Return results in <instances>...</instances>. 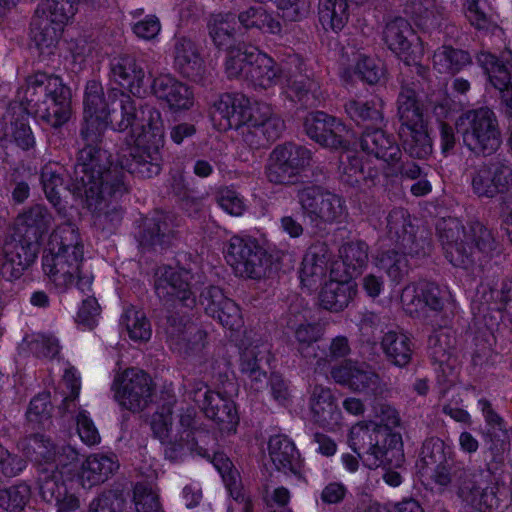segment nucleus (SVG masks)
<instances>
[{"mask_svg": "<svg viewBox=\"0 0 512 512\" xmlns=\"http://www.w3.org/2000/svg\"><path fill=\"white\" fill-rule=\"evenodd\" d=\"M83 105L81 135L86 146L79 152L73 190L78 197L85 198L89 209L98 213L99 224L108 218L119 222V212L115 211L110 217L104 209L110 204L108 198L121 194L124 185L118 178L109 182L112 179L109 156L94 144L107 127L116 131L130 128L128 147L119 155L118 164L141 177L155 176L161 170L159 150L164 140L161 114L152 107L137 111L128 94L117 88L104 92L102 85L94 80L86 85Z\"/></svg>", "mask_w": 512, "mask_h": 512, "instance_id": "f257e3e1", "label": "nucleus"}, {"mask_svg": "<svg viewBox=\"0 0 512 512\" xmlns=\"http://www.w3.org/2000/svg\"><path fill=\"white\" fill-rule=\"evenodd\" d=\"M397 411L388 404L378 403L367 421L353 425L349 433V445L354 452L365 454L364 463L371 469L385 468L384 482L391 487L401 485L399 468L404 462L403 442L399 433L393 431L399 425Z\"/></svg>", "mask_w": 512, "mask_h": 512, "instance_id": "f03ea898", "label": "nucleus"}, {"mask_svg": "<svg viewBox=\"0 0 512 512\" xmlns=\"http://www.w3.org/2000/svg\"><path fill=\"white\" fill-rule=\"evenodd\" d=\"M83 255V244L74 225L65 223L52 232L42 258V268L59 292L74 285L83 293L90 290L92 276L81 272Z\"/></svg>", "mask_w": 512, "mask_h": 512, "instance_id": "7ed1b4c3", "label": "nucleus"}, {"mask_svg": "<svg viewBox=\"0 0 512 512\" xmlns=\"http://www.w3.org/2000/svg\"><path fill=\"white\" fill-rule=\"evenodd\" d=\"M52 223V216L41 205L20 213L14 222L13 234L3 246L2 276L14 281L35 261L39 243Z\"/></svg>", "mask_w": 512, "mask_h": 512, "instance_id": "20e7f679", "label": "nucleus"}, {"mask_svg": "<svg viewBox=\"0 0 512 512\" xmlns=\"http://www.w3.org/2000/svg\"><path fill=\"white\" fill-rule=\"evenodd\" d=\"M16 97L26 111L52 127H59L70 118V91L58 76L35 73L26 78Z\"/></svg>", "mask_w": 512, "mask_h": 512, "instance_id": "39448f33", "label": "nucleus"}, {"mask_svg": "<svg viewBox=\"0 0 512 512\" xmlns=\"http://www.w3.org/2000/svg\"><path fill=\"white\" fill-rule=\"evenodd\" d=\"M438 230L446 259L458 268H470L494 248L491 232L480 223L466 230L458 220L447 219L438 224Z\"/></svg>", "mask_w": 512, "mask_h": 512, "instance_id": "423d86ee", "label": "nucleus"}, {"mask_svg": "<svg viewBox=\"0 0 512 512\" xmlns=\"http://www.w3.org/2000/svg\"><path fill=\"white\" fill-rule=\"evenodd\" d=\"M251 67L247 70V79L256 87L267 89L276 84L285 88V93L293 101L305 106H315L319 102V86L306 75H286L275 61L256 47L246 52Z\"/></svg>", "mask_w": 512, "mask_h": 512, "instance_id": "0eeeda50", "label": "nucleus"}, {"mask_svg": "<svg viewBox=\"0 0 512 512\" xmlns=\"http://www.w3.org/2000/svg\"><path fill=\"white\" fill-rule=\"evenodd\" d=\"M387 227L402 254L396 250L384 251L376 257L375 265L385 271L392 281L398 282L409 271V262L405 255L424 256L429 250V243L426 239L416 238L414 227L403 210H395L389 214Z\"/></svg>", "mask_w": 512, "mask_h": 512, "instance_id": "6e6552de", "label": "nucleus"}, {"mask_svg": "<svg viewBox=\"0 0 512 512\" xmlns=\"http://www.w3.org/2000/svg\"><path fill=\"white\" fill-rule=\"evenodd\" d=\"M360 147L359 152L347 149L341 155L343 180L352 186L374 176L363 162L364 155L374 156L388 164L397 163L401 158V150L395 139L381 129L366 130L360 140Z\"/></svg>", "mask_w": 512, "mask_h": 512, "instance_id": "1a4fd4ad", "label": "nucleus"}, {"mask_svg": "<svg viewBox=\"0 0 512 512\" xmlns=\"http://www.w3.org/2000/svg\"><path fill=\"white\" fill-rule=\"evenodd\" d=\"M194 418L195 411L192 408L175 415L169 406L159 408L151 416V430L164 446L167 458L177 460L186 450L192 449Z\"/></svg>", "mask_w": 512, "mask_h": 512, "instance_id": "9d476101", "label": "nucleus"}, {"mask_svg": "<svg viewBox=\"0 0 512 512\" xmlns=\"http://www.w3.org/2000/svg\"><path fill=\"white\" fill-rule=\"evenodd\" d=\"M464 145L474 153L489 155L501 145V129L496 114L487 107L470 109L455 122Z\"/></svg>", "mask_w": 512, "mask_h": 512, "instance_id": "9b49d317", "label": "nucleus"}, {"mask_svg": "<svg viewBox=\"0 0 512 512\" xmlns=\"http://www.w3.org/2000/svg\"><path fill=\"white\" fill-rule=\"evenodd\" d=\"M225 259L237 275L251 279L262 277L267 267L264 250L250 236H232L225 249Z\"/></svg>", "mask_w": 512, "mask_h": 512, "instance_id": "f8f14e48", "label": "nucleus"}, {"mask_svg": "<svg viewBox=\"0 0 512 512\" xmlns=\"http://www.w3.org/2000/svg\"><path fill=\"white\" fill-rule=\"evenodd\" d=\"M113 397L124 409L136 412L144 409L152 399L153 383L142 370L127 369L114 378Z\"/></svg>", "mask_w": 512, "mask_h": 512, "instance_id": "ddd939ff", "label": "nucleus"}, {"mask_svg": "<svg viewBox=\"0 0 512 512\" xmlns=\"http://www.w3.org/2000/svg\"><path fill=\"white\" fill-rule=\"evenodd\" d=\"M310 161L311 153L304 147L294 144L276 147L269 159L267 178L276 184L295 183Z\"/></svg>", "mask_w": 512, "mask_h": 512, "instance_id": "4468645a", "label": "nucleus"}, {"mask_svg": "<svg viewBox=\"0 0 512 512\" xmlns=\"http://www.w3.org/2000/svg\"><path fill=\"white\" fill-rule=\"evenodd\" d=\"M300 202L306 216L317 227L340 223L346 217L345 201L331 192L308 189L302 193Z\"/></svg>", "mask_w": 512, "mask_h": 512, "instance_id": "2eb2a0df", "label": "nucleus"}, {"mask_svg": "<svg viewBox=\"0 0 512 512\" xmlns=\"http://www.w3.org/2000/svg\"><path fill=\"white\" fill-rule=\"evenodd\" d=\"M281 325L293 332L298 353L312 363L317 358L315 350L318 346L315 344L321 339L323 332L318 325L306 321L305 310L300 301L291 304L282 315Z\"/></svg>", "mask_w": 512, "mask_h": 512, "instance_id": "dca6fc26", "label": "nucleus"}, {"mask_svg": "<svg viewBox=\"0 0 512 512\" xmlns=\"http://www.w3.org/2000/svg\"><path fill=\"white\" fill-rule=\"evenodd\" d=\"M306 134L318 144L331 149H346L352 132L346 125L324 112L309 114L304 121Z\"/></svg>", "mask_w": 512, "mask_h": 512, "instance_id": "f3484780", "label": "nucleus"}, {"mask_svg": "<svg viewBox=\"0 0 512 512\" xmlns=\"http://www.w3.org/2000/svg\"><path fill=\"white\" fill-rule=\"evenodd\" d=\"M383 35L388 47L407 65L416 64L424 53L421 39L404 18L389 21Z\"/></svg>", "mask_w": 512, "mask_h": 512, "instance_id": "a211bd4d", "label": "nucleus"}, {"mask_svg": "<svg viewBox=\"0 0 512 512\" xmlns=\"http://www.w3.org/2000/svg\"><path fill=\"white\" fill-rule=\"evenodd\" d=\"M439 288L427 282L407 285L400 296L403 310L416 318L428 320L442 308Z\"/></svg>", "mask_w": 512, "mask_h": 512, "instance_id": "6ab92c4d", "label": "nucleus"}, {"mask_svg": "<svg viewBox=\"0 0 512 512\" xmlns=\"http://www.w3.org/2000/svg\"><path fill=\"white\" fill-rule=\"evenodd\" d=\"M478 61L492 85L501 92L505 114L512 118V85H509L512 72V52L506 50L500 58L489 52H482L478 56Z\"/></svg>", "mask_w": 512, "mask_h": 512, "instance_id": "aec40b11", "label": "nucleus"}, {"mask_svg": "<svg viewBox=\"0 0 512 512\" xmlns=\"http://www.w3.org/2000/svg\"><path fill=\"white\" fill-rule=\"evenodd\" d=\"M166 336L169 347L180 355L196 354L205 346L206 333L183 317L168 318Z\"/></svg>", "mask_w": 512, "mask_h": 512, "instance_id": "412c9836", "label": "nucleus"}, {"mask_svg": "<svg viewBox=\"0 0 512 512\" xmlns=\"http://www.w3.org/2000/svg\"><path fill=\"white\" fill-rule=\"evenodd\" d=\"M471 185L477 196L493 198L512 185V168L500 161L480 165L473 173Z\"/></svg>", "mask_w": 512, "mask_h": 512, "instance_id": "4be33fe9", "label": "nucleus"}, {"mask_svg": "<svg viewBox=\"0 0 512 512\" xmlns=\"http://www.w3.org/2000/svg\"><path fill=\"white\" fill-rule=\"evenodd\" d=\"M110 78L134 96L145 97L149 92L143 65L132 56L114 57L110 62Z\"/></svg>", "mask_w": 512, "mask_h": 512, "instance_id": "5701e85b", "label": "nucleus"}, {"mask_svg": "<svg viewBox=\"0 0 512 512\" xmlns=\"http://www.w3.org/2000/svg\"><path fill=\"white\" fill-rule=\"evenodd\" d=\"M155 291L160 299L171 300L176 298L186 307H192L195 299L190 289L191 275L180 268L165 267L157 272Z\"/></svg>", "mask_w": 512, "mask_h": 512, "instance_id": "b1692460", "label": "nucleus"}, {"mask_svg": "<svg viewBox=\"0 0 512 512\" xmlns=\"http://www.w3.org/2000/svg\"><path fill=\"white\" fill-rule=\"evenodd\" d=\"M356 292V283L347 274L340 273V265L334 263L320 293V302L325 309L338 312L348 306Z\"/></svg>", "mask_w": 512, "mask_h": 512, "instance_id": "393cba45", "label": "nucleus"}, {"mask_svg": "<svg viewBox=\"0 0 512 512\" xmlns=\"http://www.w3.org/2000/svg\"><path fill=\"white\" fill-rule=\"evenodd\" d=\"M200 304L210 316L227 329L237 330L242 324V315L238 305L231 299L225 297L218 287L206 288L200 296Z\"/></svg>", "mask_w": 512, "mask_h": 512, "instance_id": "a878e982", "label": "nucleus"}, {"mask_svg": "<svg viewBox=\"0 0 512 512\" xmlns=\"http://www.w3.org/2000/svg\"><path fill=\"white\" fill-rule=\"evenodd\" d=\"M31 115L26 111V107L21 102L15 100L9 104L5 115L3 116L4 124L0 127L2 136L14 142L23 150L33 147L35 139L31 128L28 124V117Z\"/></svg>", "mask_w": 512, "mask_h": 512, "instance_id": "bb28decb", "label": "nucleus"}, {"mask_svg": "<svg viewBox=\"0 0 512 512\" xmlns=\"http://www.w3.org/2000/svg\"><path fill=\"white\" fill-rule=\"evenodd\" d=\"M249 99L240 94H223L214 103L211 119L221 131L243 126V115Z\"/></svg>", "mask_w": 512, "mask_h": 512, "instance_id": "cd10ccee", "label": "nucleus"}, {"mask_svg": "<svg viewBox=\"0 0 512 512\" xmlns=\"http://www.w3.org/2000/svg\"><path fill=\"white\" fill-rule=\"evenodd\" d=\"M457 494L463 502L480 512H492L497 504L495 495L488 490L487 481L480 474H465Z\"/></svg>", "mask_w": 512, "mask_h": 512, "instance_id": "c85d7f7f", "label": "nucleus"}, {"mask_svg": "<svg viewBox=\"0 0 512 512\" xmlns=\"http://www.w3.org/2000/svg\"><path fill=\"white\" fill-rule=\"evenodd\" d=\"M203 397L201 406L205 415L215 421L224 432H234L238 424V416L234 403L219 393L206 389L198 392Z\"/></svg>", "mask_w": 512, "mask_h": 512, "instance_id": "c756f323", "label": "nucleus"}, {"mask_svg": "<svg viewBox=\"0 0 512 512\" xmlns=\"http://www.w3.org/2000/svg\"><path fill=\"white\" fill-rule=\"evenodd\" d=\"M213 464L218 470L232 498L228 512H252L251 499L243 491L239 473L233 469L232 462L223 454L214 456Z\"/></svg>", "mask_w": 512, "mask_h": 512, "instance_id": "7c9ffc66", "label": "nucleus"}, {"mask_svg": "<svg viewBox=\"0 0 512 512\" xmlns=\"http://www.w3.org/2000/svg\"><path fill=\"white\" fill-rule=\"evenodd\" d=\"M243 125L261 133L267 141L276 139L283 129V122L274 114L272 107L262 102H249L243 115Z\"/></svg>", "mask_w": 512, "mask_h": 512, "instance_id": "2f4dec72", "label": "nucleus"}, {"mask_svg": "<svg viewBox=\"0 0 512 512\" xmlns=\"http://www.w3.org/2000/svg\"><path fill=\"white\" fill-rule=\"evenodd\" d=\"M330 255L325 243L311 245L302 260L299 278L303 286L311 289L320 283L328 270Z\"/></svg>", "mask_w": 512, "mask_h": 512, "instance_id": "473e14b6", "label": "nucleus"}, {"mask_svg": "<svg viewBox=\"0 0 512 512\" xmlns=\"http://www.w3.org/2000/svg\"><path fill=\"white\" fill-rule=\"evenodd\" d=\"M27 456L41 468H51V466L58 465L64 469L77 459V452L74 448L68 446L64 447L61 453L56 454L54 446L49 440L36 436L29 442Z\"/></svg>", "mask_w": 512, "mask_h": 512, "instance_id": "72a5a7b5", "label": "nucleus"}, {"mask_svg": "<svg viewBox=\"0 0 512 512\" xmlns=\"http://www.w3.org/2000/svg\"><path fill=\"white\" fill-rule=\"evenodd\" d=\"M119 468L113 454L89 455L81 465L79 479L84 488H90L108 480Z\"/></svg>", "mask_w": 512, "mask_h": 512, "instance_id": "f704fd0d", "label": "nucleus"}, {"mask_svg": "<svg viewBox=\"0 0 512 512\" xmlns=\"http://www.w3.org/2000/svg\"><path fill=\"white\" fill-rule=\"evenodd\" d=\"M310 414L314 422L323 427H333L340 423L341 412L329 388L315 386L309 401Z\"/></svg>", "mask_w": 512, "mask_h": 512, "instance_id": "c9c22d12", "label": "nucleus"}, {"mask_svg": "<svg viewBox=\"0 0 512 512\" xmlns=\"http://www.w3.org/2000/svg\"><path fill=\"white\" fill-rule=\"evenodd\" d=\"M269 348L260 340H245L240 347V369L253 382L255 389L266 380V373L261 370L260 363L268 355Z\"/></svg>", "mask_w": 512, "mask_h": 512, "instance_id": "e433bc0d", "label": "nucleus"}, {"mask_svg": "<svg viewBox=\"0 0 512 512\" xmlns=\"http://www.w3.org/2000/svg\"><path fill=\"white\" fill-rule=\"evenodd\" d=\"M333 379L359 392H374L378 387V376L369 369L347 362L331 372Z\"/></svg>", "mask_w": 512, "mask_h": 512, "instance_id": "4c0bfd02", "label": "nucleus"}, {"mask_svg": "<svg viewBox=\"0 0 512 512\" xmlns=\"http://www.w3.org/2000/svg\"><path fill=\"white\" fill-rule=\"evenodd\" d=\"M268 453L275 468L284 473L297 474L301 459L294 443L284 436H273L268 442Z\"/></svg>", "mask_w": 512, "mask_h": 512, "instance_id": "58836bf2", "label": "nucleus"}, {"mask_svg": "<svg viewBox=\"0 0 512 512\" xmlns=\"http://www.w3.org/2000/svg\"><path fill=\"white\" fill-rule=\"evenodd\" d=\"M175 66L188 77L201 76L204 71L203 59L197 45L186 38H179L175 43Z\"/></svg>", "mask_w": 512, "mask_h": 512, "instance_id": "ea45409f", "label": "nucleus"}, {"mask_svg": "<svg viewBox=\"0 0 512 512\" xmlns=\"http://www.w3.org/2000/svg\"><path fill=\"white\" fill-rule=\"evenodd\" d=\"M400 137L404 150L410 156L422 159L431 154L432 141L424 121L401 127Z\"/></svg>", "mask_w": 512, "mask_h": 512, "instance_id": "a19ab883", "label": "nucleus"}, {"mask_svg": "<svg viewBox=\"0 0 512 512\" xmlns=\"http://www.w3.org/2000/svg\"><path fill=\"white\" fill-rule=\"evenodd\" d=\"M71 468L67 466H51L40 468V495L46 502H54L67 490L66 480L70 479Z\"/></svg>", "mask_w": 512, "mask_h": 512, "instance_id": "79ce46f5", "label": "nucleus"}, {"mask_svg": "<svg viewBox=\"0 0 512 512\" xmlns=\"http://www.w3.org/2000/svg\"><path fill=\"white\" fill-rule=\"evenodd\" d=\"M382 349L396 366H406L412 357L411 341L402 332L388 331L382 339Z\"/></svg>", "mask_w": 512, "mask_h": 512, "instance_id": "37998d69", "label": "nucleus"}, {"mask_svg": "<svg viewBox=\"0 0 512 512\" xmlns=\"http://www.w3.org/2000/svg\"><path fill=\"white\" fill-rule=\"evenodd\" d=\"M348 116L357 124H365L366 130L369 126L380 125L383 122L381 104L378 100L370 101L363 99L350 100L345 105Z\"/></svg>", "mask_w": 512, "mask_h": 512, "instance_id": "c03bdc74", "label": "nucleus"}, {"mask_svg": "<svg viewBox=\"0 0 512 512\" xmlns=\"http://www.w3.org/2000/svg\"><path fill=\"white\" fill-rule=\"evenodd\" d=\"M349 18L347 0H320L319 21L325 30L338 32Z\"/></svg>", "mask_w": 512, "mask_h": 512, "instance_id": "a18cd8bd", "label": "nucleus"}, {"mask_svg": "<svg viewBox=\"0 0 512 512\" xmlns=\"http://www.w3.org/2000/svg\"><path fill=\"white\" fill-rule=\"evenodd\" d=\"M235 18L231 14H218L209 23V35L219 49L235 48Z\"/></svg>", "mask_w": 512, "mask_h": 512, "instance_id": "49530a36", "label": "nucleus"}, {"mask_svg": "<svg viewBox=\"0 0 512 512\" xmlns=\"http://www.w3.org/2000/svg\"><path fill=\"white\" fill-rule=\"evenodd\" d=\"M470 63L468 53L450 46L438 48L433 55V66L441 74H452Z\"/></svg>", "mask_w": 512, "mask_h": 512, "instance_id": "de8ad7c7", "label": "nucleus"}, {"mask_svg": "<svg viewBox=\"0 0 512 512\" xmlns=\"http://www.w3.org/2000/svg\"><path fill=\"white\" fill-rule=\"evenodd\" d=\"M341 263L345 269L340 271L347 274L352 279L353 275L358 274L368 262V249L365 243L357 241L344 244L340 249Z\"/></svg>", "mask_w": 512, "mask_h": 512, "instance_id": "09e8293b", "label": "nucleus"}, {"mask_svg": "<svg viewBox=\"0 0 512 512\" xmlns=\"http://www.w3.org/2000/svg\"><path fill=\"white\" fill-rule=\"evenodd\" d=\"M239 22L245 28H257L269 33H278L280 23L262 5H256L239 14Z\"/></svg>", "mask_w": 512, "mask_h": 512, "instance_id": "8fccbe9b", "label": "nucleus"}, {"mask_svg": "<svg viewBox=\"0 0 512 512\" xmlns=\"http://www.w3.org/2000/svg\"><path fill=\"white\" fill-rule=\"evenodd\" d=\"M122 323L129 337L135 341H147L151 337V326L146 315L135 307H128L122 315Z\"/></svg>", "mask_w": 512, "mask_h": 512, "instance_id": "3c124183", "label": "nucleus"}, {"mask_svg": "<svg viewBox=\"0 0 512 512\" xmlns=\"http://www.w3.org/2000/svg\"><path fill=\"white\" fill-rule=\"evenodd\" d=\"M398 114L402 123L401 127L419 124V122L424 121L414 90L410 88L402 89L398 97Z\"/></svg>", "mask_w": 512, "mask_h": 512, "instance_id": "603ef678", "label": "nucleus"}, {"mask_svg": "<svg viewBox=\"0 0 512 512\" xmlns=\"http://www.w3.org/2000/svg\"><path fill=\"white\" fill-rule=\"evenodd\" d=\"M31 497L27 484L21 483L8 488H0V508L8 512H21Z\"/></svg>", "mask_w": 512, "mask_h": 512, "instance_id": "864d4df0", "label": "nucleus"}, {"mask_svg": "<svg viewBox=\"0 0 512 512\" xmlns=\"http://www.w3.org/2000/svg\"><path fill=\"white\" fill-rule=\"evenodd\" d=\"M453 345L454 337L448 328L435 331L428 340L431 357L441 365L449 361Z\"/></svg>", "mask_w": 512, "mask_h": 512, "instance_id": "5fc2aeb1", "label": "nucleus"}, {"mask_svg": "<svg viewBox=\"0 0 512 512\" xmlns=\"http://www.w3.org/2000/svg\"><path fill=\"white\" fill-rule=\"evenodd\" d=\"M252 45L241 44L228 51V56L225 62V70L230 78L244 75L247 78V70L251 67L250 57L247 55L249 48Z\"/></svg>", "mask_w": 512, "mask_h": 512, "instance_id": "6e6d98bb", "label": "nucleus"}, {"mask_svg": "<svg viewBox=\"0 0 512 512\" xmlns=\"http://www.w3.org/2000/svg\"><path fill=\"white\" fill-rule=\"evenodd\" d=\"M151 92L161 101L166 102L173 92H186V84L178 81L170 74H160L154 78Z\"/></svg>", "mask_w": 512, "mask_h": 512, "instance_id": "4d7b16f0", "label": "nucleus"}, {"mask_svg": "<svg viewBox=\"0 0 512 512\" xmlns=\"http://www.w3.org/2000/svg\"><path fill=\"white\" fill-rule=\"evenodd\" d=\"M134 505L137 512H160L158 493L149 485L137 484L134 488Z\"/></svg>", "mask_w": 512, "mask_h": 512, "instance_id": "13d9d810", "label": "nucleus"}, {"mask_svg": "<svg viewBox=\"0 0 512 512\" xmlns=\"http://www.w3.org/2000/svg\"><path fill=\"white\" fill-rule=\"evenodd\" d=\"M355 73L366 82L375 84L383 77L384 68L380 60L359 55L355 64Z\"/></svg>", "mask_w": 512, "mask_h": 512, "instance_id": "bf43d9fd", "label": "nucleus"}, {"mask_svg": "<svg viewBox=\"0 0 512 512\" xmlns=\"http://www.w3.org/2000/svg\"><path fill=\"white\" fill-rule=\"evenodd\" d=\"M219 206L229 215L239 217L246 210L244 199L234 190L225 188L219 191Z\"/></svg>", "mask_w": 512, "mask_h": 512, "instance_id": "052dcab7", "label": "nucleus"}, {"mask_svg": "<svg viewBox=\"0 0 512 512\" xmlns=\"http://www.w3.org/2000/svg\"><path fill=\"white\" fill-rule=\"evenodd\" d=\"M100 315V306L94 297H88L82 301V304L76 315V323L82 329H92Z\"/></svg>", "mask_w": 512, "mask_h": 512, "instance_id": "680f3d73", "label": "nucleus"}, {"mask_svg": "<svg viewBox=\"0 0 512 512\" xmlns=\"http://www.w3.org/2000/svg\"><path fill=\"white\" fill-rule=\"evenodd\" d=\"M41 179L47 199L54 206H58L60 203V190L62 188L61 177L50 167L46 166L42 170Z\"/></svg>", "mask_w": 512, "mask_h": 512, "instance_id": "e2e57ef3", "label": "nucleus"}, {"mask_svg": "<svg viewBox=\"0 0 512 512\" xmlns=\"http://www.w3.org/2000/svg\"><path fill=\"white\" fill-rule=\"evenodd\" d=\"M77 430L81 440L87 445L99 443L100 436L92 419L86 411H80L77 415Z\"/></svg>", "mask_w": 512, "mask_h": 512, "instance_id": "0e129e2a", "label": "nucleus"}, {"mask_svg": "<svg viewBox=\"0 0 512 512\" xmlns=\"http://www.w3.org/2000/svg\"><path fill=\"white\" fill-rule=\"evenodd\" d=\"M50 412V400L48 393H42L34 397L27 411L30 422L42 423L48 418Z\"/></svg>", "mask_w": 512, "mask_h": 512, "instance_id": "69168bd1", "label": "nucleus"}, {"mask_svg": "<svg viewBox=\"0 0 512 512\" xmlns=\"http://www.w3.org/2000/svg\"><path fill=\"white\" fill-rule=\"evenodd\" d=\"M161 31L159 19L154 15L146 16L133 25L134 34L144 40L154 39Z\"/></svg>", "mask_w": 512, "mask_h": 512, "instance_id": "338daca9", "label": "nucleus"}, {"mask_svg": "<svg viewBox=\"0 0 512 512\" xmlns=\"http://www.w3.org/2000/svg\"><path fill=\"white\" fill-rule=\"evenodd\" d=\"M32 350L38 356L53 358L59 353L60 346L54 336L39 335L33 342Z\"/></svg>", "mask_w": 512, "mask_h": 512, "instance_id": "774afa93", "label": "nucleus"}]
</instances>
